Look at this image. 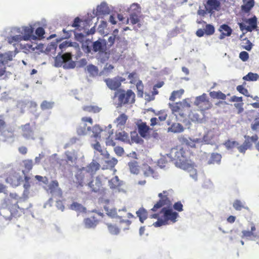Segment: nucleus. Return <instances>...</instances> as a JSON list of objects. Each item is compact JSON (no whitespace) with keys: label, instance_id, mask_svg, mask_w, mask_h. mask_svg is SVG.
<instances>
[{"label":"nucleus","instance_id":"f257e3e1","mask_svg":"<svg viewBox=\"0 0 259 259\" xmlns=\"http://www.w3.org/2000/svg\"><path fill=\"white\" fill-rule=\"evenodd\" d=\"M107 50V42L105 39L99 38L92 42L93 55L97 53L96 58L102 63H105L108 60Z\"/></svg>","mask_w":259,"mask_h":259},{"label":"nucleus","instance_id":"f03ea898","mask_svg":"<svg viewBox=\"0 0 259 259\" xmlns=\"http://www.w3.org/2000/svg\"><path fill=\"white\" fill-rule=\"evenodd\" d=\"M185 151L183 149L172 148L167 155L172 161H175V165L183 169H188L190 164L187 162Z\"/></svg>","mask_w":259,"mask_h":259},{"label":"nucleus","instance_id":"7ed1b4c3","mask_svg":"<svg viewBox=\"0 0 259 259\" xmlns=\"http://www.w3.org/2000/svg\"><path fill=\"white\" fill-rule=\"evenodd\" d=\"M67 160L63 159H56L55 155L51 157H50V161H51V166L54 168H59L60 166L66 163H68L69 165L73 164L74 162L76 157L74 154L70 152H67L66 153Z\"/></svg>","mask_w":259,"mask_h":259},{"label":"nucleus","instance_id":"20e7f679","mask_svg":"<svg viewBox=\"0 0 259 259\" xmlns=\"http://www.w3.org/2000/svg\"><path fill=\"white\" fill-rule=\"evenodd\" d=\"M104 178L103 176H98L94 177L91 175V178L87 181V186L92 192L97 193L102 188Z\"/></svg>","mask_w":259,"mask_h":259},{"label":"nucleus","instance_id":"39448f33","mask_svg":"<svg viewBox=\"0 0 259 259\" xmlns=\"http://www.w3.org/2000/svg\"><path fill=\"white\" fill-rule=\"evenodd\" d=\"M82 122L76 128V132L79 136H84L91 134V128L88 126L85 122H89L91 125L93 124V120L91 117L82 118Z\"/></svg>","mask_w":259,"mask_h":259},{"label":"nucleus","instance_id":"423d86ee","mask_svg":"<svg viewBox=\"0 0 259 259\" xmlns=\"http://www.w3.org/2000/svg\"><path fill=\"white\" fill-rule=\"evenodd\" d=\"M82 169L78 171L75 175L76 180V184H77V188H80L83 187L84 186H87V181H89L91 178V174H89L88 172H84Z\"/></svg>","mask_w":259,"mask_h":259},{"label":"nucleus","instance_id":"0eeeda50","mask_svg":"<svg viewBox=\"0 0 259 259\" xmlns=\"http://www.w3.org/2000/svg\"><path fill=\"white\" fill-rule=\"evenodd\" d=\"M161 213L163 214L164 220L167 222L170 221L174 223L177 221V219L179 217L178 212L174 211L171 206L168 207H163L161 210Z\"/></svg>","mask_w":259,"mask_h":259},{"label":"nucleus","instance_id":"6e6552de","mask_svg":"<svg viewBox=\"0 0 259 259\" xmlns=\"http://www.w3.org/2000/svg\"><path fill=\"white\" fill-rule=\"evenodd\" d=\"M123 81L122 78L119 76L104 79L107 86L111 90H117L121 85V82Z\"/></svg>","mask_w":259,"mask_h":259},{"label":"nucleus","instance_id":"1a4fd4ad","mask_svg":"<svg viewBox=\"0 0 259 259\" xmlns=\"http://www.w3.org/2000/svg\"><path fill=\"white\" fill-rule=\"evenodd\" d=\"M194 104L201 108L202 111L210 108L208 101L206 99V95L205 94L197 97L195 99Z\"/></svg>","mask_w":259,"mask_h":259},{"label":"nucleus","instance_id":"9d476101","mask_svg":"<svg viewBox=\"0 0 259 259\" xmlns=\"http://www.w3.org/2000/svg\"><path fill=\"white\" fill-rule=\"evenodd\" d=\"M50 193H51L53 197L56 199H60L62 195V191L59 187L57 181H53L50 184Z\"/></svg>","mask_w":259,"mask_h":259},{"label":"nucleus","instance_id":"9b49d317","mask_svg":"<svg viewBox=\"0 0 259 259\" xmlns=\"http://www.w3.org/2000/svg\"><path fill=\"white\" fill-rule=\"evenodd\" d=\"M22 131V136L26 139L34 140V133L32 127L29 123L21 126Z\"/></svg>","mask_w":259,"mask_h":259},{"label":"nucleus","instance_id":"f8f14e48","mask_svg":"<svg viewBox=\"0 0 259 259\" xmlns=\"http://www.w3.org/2000/svg\"><path fill=\"white\" fill-rule=\"evenodd\" d=\"M163 206H166L165 207H171V202L166 195H164L163 198L160 199L154 205L151 210L153 211H156L157 209L160 208Z\"/></svg>","mask_w":259,"mask_h":259},{"label":"nucleus","instance_id":"ddd939ff","mask_svg":"<svg viewBox=\"0 0 259 259\" xmlns=\"http://www.w3.org/2000/svg\"><path fill=\"white\" fill-rule=\"evenodd\" d=\"M21 177L16 172L9 174L6 179V182L13 186H18L20 184Z\"/></svg>","mask_w":259,"mask_h":259},{"label":"nucleus","instance_id":"4468645a","mask_svg":"<svg viewBox=\"0 0 259 259\" xmlns=\"http://www.w3.org/2000/svg\"><path fill=\"white\" fill-rule=\"evenodd\" d=\"M19 49L24 53L28 54L33 52L35 49L37 48V45L32 42L28 44H20Z\"/></svg>","mask_w":259,"mask_h":259},{"label":"nucleus","instance_id":"2eb2a0df","mask_svg":"<svg viewBox=\"0 0 259 259\" xmlns=\"http://www.w3.org/2000/svg\"><path fill=\"white\" fill-rule=\"evenodd\" d=\"M65 62L63 64L64 69H73L75 66V62L72 60V55L70 53H65Z\"/></svg>","mask_w":259,"mask_h":259},{"label":"nucleus","instance_id":"dca6fc26","mask_svg":"<svg viewBox=\"0 0 259 259\" xmlns=\"http://www.w3.org/2000/svg\"><path fill=\"white\" fill-rule=\"evenodd\" d=\"M219 30L221 32V34L219 36L220 39H223L225 36H229L231 35L232 29L227 24H223L220 26Z\"/></svg>","mask_w":259,"mask_h":259},{"label":"nucleus","instance_id":"f3484780","mask_svg":"<svg viewBox=\"0 0 259 259\" xmlns=\"http://www.w3.org/2000/svg\"><path fill=\"white\" fill-rule=\"evenodd\" d=\"M100 167V164L98 162L93 160V161L87 167H83L82 170L88 172L89 174H94L96 171L99 169Z\"/></svg>","mask_w":259,"mask_h":259},{"label":"nucleus","instance_id":"a211bd4d","mask_svg":"<svg viewBox=\"0 0 259 259\" xmlns=\"http://www.w3.org/2000/svg\"><path fill=\"white\" fill-rule=\"evenodd\" d=\"M244 22L248 24L247 26L248 32H251L257 27V18L255 16L252 18L245 19Z\"/></svg>","mask_w":259,"mask_h":259},{"label":"nucleus","instance_id":"6ab92c4d","mask_svg":"<svg viewBox=\"0 0 259 259\" xmlns=\"http://www.w3.org/2000/svg\"><path fill=\"white\" fill-rule=\"evenodd\" d=\"M111 9L108 6L105 2H103L97 8V12L100 15L109 14Z\"/></svg>","mask_w":259,"mask_h":259},{"label":"nucleus","instance_id":"aec40b11","mask_svg":"<svg viewBox=\"0 0 259 259\" xmlns=\"http://www.w3.org/2000/svg\"><path fill=\"white\" fill-rule=\"evenodd\" d=\"M115 139L125 143H128L130 141L128 134L124 131L122 130L116 131L115 133Z\"/></svg>","mask_w":259,"mask_h":259},{"label":"nucleus","instance_id":"412c9836","mask_svg":"<svg viewBox=\"0 0 259 259\" xmlns=\"http://www.w3.org/2000/svg\"><path fill=\"white\" fill-rule=\"evenodd\" d=\"M214 135L213 132L212 130L207 131V132L205 133L203 137V143L205 144H213V142L212 139L214 137Z\"/></svg>","mask_w":259,"mask_h":259},{"label":"nucleus","instance_id":"4be33fe9","mask_svg":"<svg viewBox=\"0 0 259 259\" xmlns=\"http://www.w3.org/2000/svg\"><path fill=\"white\" fill-rule=\"evenodd\" d=\"M138 132L141 137L145 138L147 136V133L150 129L149 126H147L145 122H142L138 125Z\"/></svg>","mask_w":259,"mask_h":259},{"label":"nucleus","instance_id":"5701e85b","mask_svg":"<svg viewBox=\"0 0 259 259\" xmlns=\"http://www.w3.org/2000/svg\"><path fill=\"white\" fill-rule=\"evenodd\" d=\"M24 35H22L23 40H26L33 36L32 34L34 29L32 26H25L23 29Z\"/></svg>","mask_w":259,"mask_h":259},{"label":"nucleus","instance_id":"b1692460","mask_svg":"<svg viewBox=\"0 0 259 259\" xmlns=\"http://www.w3.org/2000/svg\"><path fill=\"white\" fill-rule=\"evenodd\" d=\"M221 158L222 156L221 154L217 153H213L211 154V156L207 162V163L208 164L214 163L220 164Z\"/></svg>","mask_w":259,"mask_h":259},{"label":"nucleus","instance_id":"393cba45","mask_svg":"<svg viewBox=\"0 0 259 259\" xmlns=\"http://www.w3.org/2000/svg\"><path fill=\"white\" fill-rule=\"evenodd\" d=\"M244 5L241 6L242 10L245 12H248L253 7L254 5V0H243Z\"/></svg>","mask_w":259,"mask_h":259},{"label":"nucleus","instance_id":"a878e982","mask_svg":"<svg viewBox=\"0 0 259 259\" xmlns=\"http://www.w3.org/2000/svg\"><path fill=\"white\" fill-rule=\"evenodd\" d=\"M128 165L131 173L137 175L139 172V166L137 161L136 160H133L131 162H130L128 163Z\"/></svg>","mask_w":259,"mask_h":259},{"label":"nucleus","instance_id":"bb28decb","mask_svg":"<svg viewBox=\"0 0 259 259\" xmlns=\"http://www.w3.org/2000/svg\"><path fill=\"white\" fill-rule=\"evenodd\" d=\"M23 40L22 35H16L9 37L8 38V41L10 44H13L14 46L19 45V42Z\"/></svg>","mask_w":259,"mask_h":259},{"label":"nucleus","instance_id":"cd10ccee","mask_svg":"<svg viewBox=\"0 0 259 259\" xmlns=\"http://www.w3.org/2000/svg\"><path fill=\"white\" fill-rule=\"evenodd\" d=\"M252 146V144L248 140L245 139L242 145L238 146L237 149L240 153H244L248 149H249Z\"/></svg>","mask_w":259,"mask_h":259},{"label":"nucleus","instance_id":"c85d7f7f","mask_svg":"<svg viewBox=\"0 0 259 259\" xmlns=\"http://www.w3.org/2000/svg\"><path fill=\"white\" fill-rule=\"evenodd\" d=\"M207 5L209 6L210 10L218 11L220 7V2L218 0H207Z\"/></svg>","mask_w":259,"mask_h":259},{"label":"nucleus","instance_id":"c756f323","mask_svg":"<svg viewBox=\"0 0 259 259\" xmlns=\"http://www.w3.org/2000/svg\"><path fill=\"white\" fill-rule=\"evenodd\" d=\"M83 223L85 228H94L97 225V222L93 218H87L83 221Z\"/></svg>","mask_w":259,"mask_h":259},{"label":"nucleus","instance_id":"7c9ffc66","mask_svg":"<svg viewBox=\"0 0 259 259\" xmlns=\"http://www.w3.org/2000/svg\"><path fill=\"white\" fill-rule=\"evenodd\" d=\"M70 208L72 210L79 212H85L87 210L85 207L77 202H73L72 204H71Z\"/></svg>","mask_w":259,"mask_h":259},{"label":"nucleus","instance_id":"2f4dec72","mask_svg":"<svg viewBox=\"0 0 259 259\" xmlns=\"http://www.w3.org/2000/svg\"><path fill=\"white\" fill-rule=\"evenodd\" d=\"M61 52L58 53V55L55 58V66L56 67H59L62 66L63 67V64L65 61V53L62 55H60Z\"/></svg>","mask_w":259,"mask_h":259},{"label":"nucleus","instance_id":"473e14b6","mask_svg":"<svg viewBox=\"0 0 259 259\" xmlns=\"http://www.w3.org/2000/svg\"><path fill=\"white\" fill-rule=\"evenodd\" d=\"M184 131L183 126L179 123H174L168 128V131L177 133H181Z\"/></svg>","mask_w":259,"mask_h":259},{"label":"nucleus","instance_id":"72a5a7b5","mask_svg":"<svg viewBox=\"0 0 259 259\" xmlns=\"http://www.w3.org/2000/svg\"><path fill=\"white\" fill-rule=\"evenodd\" d=\"M107 23L106 21H101V23L99 25L97 29L98 32L101 35H107L108 34L107 31L105 30Z\"/></svg>","mask_w":259,"mask_h":259},{"label":"nucleus","instance_id":"f704fd0d","mask_svg":"<svg viewBox=\"0 0 259 259\" xmlns=\"http://www.w3.org/2000/svg\"><path fill=\"white\" fill-rule=\"evenodd\" d=\"M115 96L118 97L120 104H124L128 103V99L126 98L125 93L124 91L116 93Z\"/></svg>","mask_w":259,"mask_h":259},{"label":"nucleus","instance_id":"c9c22d12","mask_svg":"<svg viewBox=\"0 0 259 259\" xmlns=\"http://www.w3.org/2000/svg\"><path fill=\"white\" fill-rule=\"evenodd\" d=\"M127 119V116L124 114H121L116 119V122L117 123V125L121 127L125 124Z\"/></svg>","mask_w":259,"mask_h":259},{"label":"nucleus","instance_id":"e433bc0d","mask_svg":"<svg viewBox=\"0 0 259 259\" xmlns=\"http://www.w3.org/2000/svg\"><path fill=\"white\" fill-rule=\"evenodd\" d=\"M259 78V75L257 73L249 72L246 75L243 77V79L246 81H256Z\"/></svg>","mask_w":259,"mask_h":259},{"label":"nucleus","instance_id":"4c0bfd02","mask_svg":"<svg viewBox=\"0 0 259 259\" xmlns=\"http://www.w3.org/2000/svg\"><path fill=\"white\" fill-rule=\"evenodd\" d=\"M87 69L91 76H95L98 74V69L97 67L93 64L87 66Z\"/></svg>","mask_w":259,"mask_h":259},{"label":"nucleus","instance_id":"58836bf2","mask_svg":"<svg viewBox=\"0 0 259 259\" xmlns=\"http://www.w3.org/2000/svg\"><path fill=\"white\" fill-rule=\"evenodd\" d=\"M201 113L203 114L202 112ZM189 117L193 121L201 123L202 122L203 114H202V117H200L198 113L192 112L189 114Z\"/></svg>","mask_w":259,"mask_h":259},{"label":"nucleus","instance_id":"ea45409f","mask_svg":"<svg viewBox=\"0 0 259 259\" xmlns=\"http://www.w3.org/2000/svg\"><path fill=\"white\" fill-rule=\"evenodd\" d=\"M91 41L90 39L87 40L85 42H83L82 44L81 48L83 51L87 54H91L93 55V50H92V46H90L88 44L87 41Z\"/></svg>","mask_w":259,"mask_h":259},{"label":"nucleus","instance_id":"a19ab883","mask_svg":"<svg viewBox=\"0 0 259 259\" xmlns=\"http://www.w3.org/2000/svg\"><path fill=\"white\" fill-rule=\"evenodd\" d=\"M144 175L145 177H154L153 170L149 166L145 165L143 168Z\"/></svg>","mask_w":259,"mask_h":259},{"label":"nucleus","instance_id":"79ce46f5","mask_svg":"<svg viewBox=\"0 0 259 259\" xmlns=\"http://www.w3.org/2000/svg\"><path fill=\"white\" fill-rule=\"evenodd\" d=\"M184 91L183 89H181L178 91H173L169 98L170 101H174L176 98H180L182 94L184 93Z\"/></svg>","mask_w":259,"mask_h":259},{"label":"nucleus","instance_id":"37998d69","mask_svg":"<svg viewBox=\"0 0 259 259\" xmlns=\"http://www.w3.org/2000/svg\"><path fill=\"white\" fill-rule=\"evenodd\" d=\"M119 185V179L117 176L109 181V186L111 189H115Z\"/></svg>","mask_w":259,"mask_h":259},{"label":"nucleus","instance_id":"c03bdc74","mask_svg":"<svg viewBox=\"0 0 259 259\" xmlns=\"http://www.w3.org/2000/svg\"><path fill=\"white\" fill-rule=\"evenodd\" d=\"M104 208L105 210L106 211L107 214L108 216H109L111 218H115V217H117L116 208H114L110 209L107 206H104Z\"/></svg>","mask_w":259,"mask_h":259},{"label":"nucleus","instance_id":"a18cd8bd","mask_svg":"<svg viewBox=\"0 0 259 259\" xmlns=\"http://www.w3.org/2000/svg\"><path fill=\"white\" fill-rule=\"evenodd\" d=\"M102 131L103 130L99 125H95L93 127L92 130H91V133H92V134L91 135V136L97 138Z\"/></svg>","mask_w":259,"mask_h":259},{"label":"nucleus","instance_id":"49530a36","mask_svg":"<svg viewBox=\"0 0 259 259\" xmlns=\"http://www.w3.org/2000/svg\"><path fill=\"white\" fill-rule=\"evenodd\" d=\"M108 230L109 232L113 235H117L120 232V230L116 226L112 225L111 224H107Z\"/></svg>","mask_w":259,"mask_h":259},{"label":"nucleus","instance_id":"de8ad7c7","mask_svg":"<svg viewBox=\"0 0 259 259\" xmlns=\"http://www.w3.org/2000/svg\"><path fill=\"white\" fill-rule=\"evenodd\" d=\"M251 129L256 133L259 132V117L256 118L251 123Z\"/></svg>","mask_w":259,"mask_h":259},{"label":"nucleus","instance_id":"09e8293b","mask_svg":"<svg viewBox=\"0 0 259 259\" xmlns=\"http://www.w3.org/2000/svg\"><path fill=\"white\" fill-rule=\"evenodd\" d=\"M185 170H188L189 171L190 177H191L194 181H196L197 180L196 170L193 168L191 164L190 167H189L188 169H185Z\"/></svg>","mask_w":259,"mask_h":259},{"label":"nucleus","instance_id":"8fccbe9b","mask_svg":"<svg viewBox=\"0 0 259 259\" xmlns=\"http://www.w3.org/2000/svg\"><path fill=\"white\" fill-rule=\"evenodd\" d=\"M119 36H115L112 34H111L108 37V41L107 42V46L109 47H111L114 44L116 40H118L119 39Z\"/></svg>","mask_w":259,"mask_h":259},{"label":"nucleus","instance_id":"3c124183","mask_svg":"<svg viewBox=\"0 0 259 259\" xmlns=\"http://www.w3.org/2000/svg\"><path fill=\"white\" fill-rule=\"evenodd\" d=\"M24 166L27 171H30L33 167V161L30 159H26L23 161Z\"/></svg>","mask_w":259,"mask_h":259},{"label":"nucleus","instance_id":"603ef678","mask_svg":"<svg viewBox=\"0 0 259 259\" xmlns=\"http://www.w3.org/2000/svg\"><path fill=\"white\" fill-rule=\"evenodd\" d=\"M204 31L206 34L208 35H212L214 32V27L211 24H206Z\"/></svg>","mask_w":259,"mask_h":259},{"label":"nucleus","instance_id":"864d4df0","mask_svg":"<svg viewBox=\"0 0 259 259\" xmlns=\"http://www.w3.org/2000/svg\"><path fill=\"white\" fill-rule=\"evenodd\" d=\"M233 206L237 210H240L242 208H245L243 203L239 200H235L233 203Z\"/></svg>","mask_w":259,"mask_h":259},{"label":"nucleus","instance_id":"5fc2aeb1","mask_svg":"<svg viewBox=\"0 0 259 259\" xmlns=\"http://www.w3.org/2000/svg\"><path fill=\"white\" fill-rule=\"evenodd\" d=\"M130 20L132 24H136L139 22L138 15L136 13H132L130 15Z\"/></svg>","mask_w":259,"mask_h":259},{"label":"nucleus","instance_id":"6e6d98bb","mask_svg":"<svg viewBox=\"0 0 259 259\" xmlns=\"http://www.w3.org/2000/svg\"><path fill=\"white\" fill-rule=\"evenodd\" d=\"M225 145L228 149H231L233 147L237 148V146L239 145V143L236 141H231L229 140L226 142Z\"/></svg>","mask_w":259,"mask_h":259},{"label":"nucleus","instance_id":"4d7b16f0","mask_svg":"<svg viewBox=\"0 0 259 259\" xmlns=\"http://www.w3.org/2000/svg\"><path fill=\"white\" fill-rule=\"evenodd\" d=\"M109 136L108 138L106 139V143L107 146H115V143L114 141L111 139H110V136L113 134V131H108Z\"/></svg>","mask_w":259,"mask_h":259},{"label":"nucleus","instance_id":"13d9d810","mask_svg":"<svg viewBox=\"0 0 259 259\" xmlns=\"http://www.w3.org/2000/svg\"><path fill=\"white\" fill-rule=\"evenodd\" d=\"M35 178L39 183V184H46L48 183V180L46 177H42L40 176L36 175Z\"/></svg>","mask_w":259,"mask_h":259},{"label":"nucleus","instance_id":"bf43d9fd","mask_svg":"<svg viewBox=\"0 0 259 259\" xmlns=\"http://www.w3.org/2000/svg\"><path fill=\"white\" fill-rule=\"evenodd\" d=\"M125 95L127 99H128V103L131 102H131H133L134 98L135 97V94L134 93V92L131 90H128L127 92L125 93Z\"/></svg>","mask_w":259,"mask_h":259},{"label":"nucleus","instance_id":"052dcab7","mask_svg":"<svg viewBox=\"0 0 259 259\" xmlns=\"http://www.w3.org/2000/svg\"><path fill=\"white\" fill-rule=\"evenodd\" d=\"M105 162L109 167L112 168L117 164V160L115 158H112L111 159L105 160Z\"/></svg>","mask_w":259,"mask_h":259},{"label":"nucleus","instance_id":"680f3d73","mask_svg":"<svg viewBox=\"0 0 259 259\" xmlns=\"http://www.w3.org/2000/svg\"><path fill=\"white\" fill-rule=\"evenodd\" d=\"M239 58L242 61L245 62L249 58V54L245 51L241 52L239 54Z\"/></svg>","mask_w":259,"mask_h":259},{"label":"nucleus","instance_id":"e2e57ef3","mask_svg":"<svg viewBox=\"0 0 259 259\" xmlns=\"http://www.w3.org/2000/svg\"><path fill=\"white\" fill-rule=\"evenodd\" d=\"M173 207L174 209L179 212L182 211L183 210V205L180 201L176 202L174 204Z\"/></svg>","mask_w":259,"mask_h":259},{"label":"nucleus","instance_id":"0e129e2a","mask_svg":"<svg viewBox=\"0 0 259 259\" xmlns=\"http://www.w3.org/2000/svg\"><path fill=\"white\" fill-rule=\"evenodd\" d=\"M237 90L242 94L246 96H249L248 95V92L247 89L243 88L242 85H238L237 87Z\"/></svg>","mask_w":259,"mask_h":259},{"label":"nucleus","instance_id":"69168bd1","mask_svg":"<svg viewBox=\"0 0 259 259\" xmlns=\"http://www.w3.org/2000/svg\"><path fill=\"white\" fill-rule=\"evenodd\" d=\"M113 68L114 66L112 65L106 64L104 67L103 71L104 73H109L112 71Z\"/></svg>","mask_w":259,"mask_h":259},{"label":"nucleus","instance_id":"338daca9","mask_svg":"<svg viewBox=\"0 0 259 259\" xmlns=\"http://www.w3.org/2000/svg\"><path fill=\"white\" fill-rule=\"evenodd\" d=\"M166 224H167V223L164 220H164H162V219H158L157 221L153 224V225L155 227H160V226H161L162 225H166Z\"/></svg>","mask_w":259,"mask_h":259},{"label":"nucleus","instance_id":"774afa93","mask_svg":"<svg viewBox=\"0 0 259 259\" xmlns=\"http://www.w3.org/2000/svg\"><path fill=\"white\" fill-rule=\"evenodd\" d=\"M114 151L118 156H121L124 152L123 148L121 147L117 146L114 148Z\"/></svg>","mask_w":259,"mask_h":259}]
</instances>
